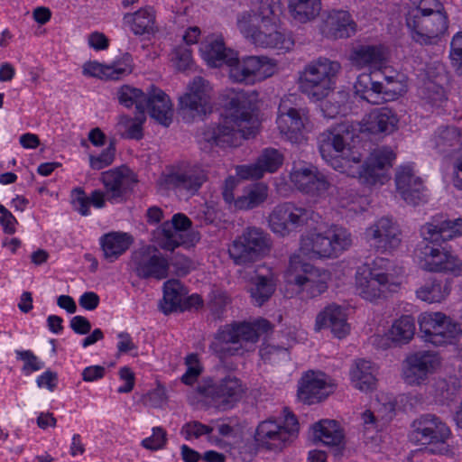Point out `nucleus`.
<instances>
[{"label": "nucleus", "mask_w": 462, "mask_h": 462, "mask_svg": "<svg viewBox=\"0 0 462 462\" xmlns=\"http://www.w3.org/2000/svg\"><path fill=\"white\" fill-rule=\"evenodd\" d=\"M239 236L245 244L255 249V253L261 259L269 254L272 246L271 240L261 228L247 227Z\"/></svg>", "instance_id": "c03bdc74"}, {"label": "nucleus", "mask_w": 462, "mask_h": 462, "mask_svg": "<svg viewBox=\"0 0 462 462\" xmlns=\"http://www.w3.org/2000/svg\"><path fill=\"white\" fill-rule=\"evenodd\" d=\"M351 138L348 126L345 125L320 134L318 142L322 158L333 169L358 178L366 185L383 184L387 178L386 171L392 167L395 153L389 147H378L362 162L359 152L346 148Z\"/></svg>", "instance_id": "f257e3e1"}, {"label": "nucleus", "mask_w": 462, "mask_h": 462, "mask_svg": "<svg viewBox=\"0 0 462 462\" xmlns=\"http://www.w3.org/2000/svg\"><path fill=\"white\" fill-rule=\"evenodd\" d=\"M236 24L239 31L257 46L290 50L293 45L291 39H286L276 29L263 25L261 18L254 14V10L239 14Z\"/></svg>", "instance_id": "0eeeda50"}, {"label": "nucleus", "mask_w": 462, "mask_h": 462, "mask_svg": "<svg viewBox=\"0 0 462 462\" xmlns=\"http://www.w3.org/2000/svg\"><path fill=\"white\" fill-rule=\"evenodd\" d=\"M256 6L253 9L261 18V23L269 28H275V16L280 11L279 0H255Z\"/></svg>", "instance_id": "3c124183"}, {"label": "nucleus", "mask_w": 462, "mask_h": 462, "mask_svg": "<svg viewBox=\"0 0 462 462\" xmlns=\"http://www.w3.org/2000/svg\"><path fill=\"white\" fill-rule=\"evenodd\" d=\"M254 440L260 448L273 451H282L291 443L288 430H282V423L273 418L258 424Z\"/></svg>", "instance_id": "4be33fe9"}, {"label": "nucleus", "mask_w": 462, "mask_h": 462, "mask_svg": "<svg viewBox=\"0 0 462 462\" xmlns=\"http://www.w3.org/2000/svg\"><path fill=\"white\" fill-rule=\"evenodd\" d=\"M275 287L273 275H257L252 280L250 288L253 303L258 307L263 306L274 293Z\"/></svg>", "instance_id": "79ce46f5"}, {"label": "nucleus", "mask_w": 462, "mask_h": 462, "mask_svg": "<svg viewBox=\"0 0 462 462\" xmlns=\"http://www.w3.org/2000/svg\"><path fill=\"white\" fill-rule=\"evenodd\" d=\"M210 91L208 81L196 77L189 84L188 91L180 97V112L192 118L210 112Z\"/></svg>", "instance_id": "2eb2a0df"}, {"label": "nucleus", "mask_w": 462, "mask_h": 462, "mask_svg": "<svg viewBox=\"0 0 462 462\" xmlns=\"http://www.w3.org/2000/svg\"><path fill=\"white\" fill-rule=\"evenodd\" d=\"M228 254L235 264L245 267L251 266L261 259L255 253V249L245 244L240 236L233 241L228 248Z\"/></svg>", "instance_id": "a18cd8bd"}, {"label": "nucleus", "mask_w": 462, "mask_h": 462, "mask_svg": "<svg viewBox=\"0 0 462 462\" xmlns=\"http://www.w3.org/2000/svg\"><path fill=\"white\" fill-rule=\"evenodd\" d=\"M314 441H321L326 446L335 447V456L342 455L345 448L344 433L335 420H321L312 425Z\"/></svg>", "instance_id": "2f4dec72"}, {"label": "nucleus", "mask_w": 462, "mask_h": 462, "mask_svg": "<svg viewBox=\"0 0 462 462\" xmlns=\"http://www.w3.org/2000/svg\"><path fill=\"white\" fill-rule=\"evenodd\" d=\"M102 182L106 188V198L110 202H121L136 180L128 169L111 170L102 173Z\"/></svg>", "instance_id": "cd10ccee"}, {"label": "nucleus", "mask_w": 462, "mask_h": 462, "mask_svg": "<svg viewBox=\"0 0 462 462\" xmlns=\"http://www.w3.org/2000/svg\"><path fill=\"white\" fill-rule=\"evenodd\" d=\"M290 178L299 190L310 195H322L334 186L332 178L328 179L312 166L294 167Z\"/></svg>", "instance_id": "aec40b11"}, {"label": "nucleus", "mask_w": 462, "mask_h": 462, "mask_svg": "<svg viewBox=\"0 0 462 462\" xmlns=\"http://www.w3.org/2000/svg\"><path fill=\"white\" fill-rule=\"evenodd\" d=\"M305 120L303 110L289 107L286 101H282L276 119L277 127L282 135L291 143L300 142Z\"/></svg>", "instance_id": "b1692460"}, {"label": "nucleus", "mask_w": 462, "mask_h": 462, "mask_svg": "<svg viewBox=\"0 0 462 462\" xmlns=\"http://www.w3.org/2000/svg\"><path fill=\"white\" fill-rule=\"evenodd\" d=\"M72 204L74 208L79 211L82 216L89 214V199L82 188H75L72 190Z\"/></svg>", "instance_id": "e2e57ef3"}, {"label": "nucleus", "mask_w": 462, "mask_h": 462, "mask_svg": "<svg viewBox=\"0 0 462 462\" xmlns=\"http://www.w3.org/2000/svg\"><path fill=\"white\" fill-rule=\"evenodd\" d=\"M125 19L132 22L131 29L135 35H143L154 32L155 14L152 8L140 9L134 14H126Z\"/></svg>", "instance_id": "49530a36"}, {"label": "nucleus", "mask_w": 462, "mask_h": 462, "mask_svg": "<svg viewBox=\"0 0 462 462\" xmlns=\"http://www.w3.org/2000/svg\"><path fill=\"white\" fill-rule=\"evenodd\" d=\"M104 257L110 263L115 262L131 245V236L125 233H109L101 237Z\"/></svg>", "instance_id": "e433bc0d"}, {"label": "nucleus", "mask_w": 462, "mask_h": 462, "mask_svg": "<svg viewBox=\"0 0 462 462\" xmlns=\"http://www.w3.org/2000/svg\"><path fill=\"white\" fill-rule=\"evenodd\" d=\"M133 270L143 280H163L169 274V260L153 245L143 247L135 251L132 256Z\"/></svg>", "instance_id": "ddd939ff"}, {"label": "nucleus", "mask_w": 462, "mask_h": 462, "mask_svg": "<svg viewBox=\"0 0 462 462\" xmlns=\"http://www.w3.org/2000/svg\"><path fill=\"white\" fill-rule=\"evenodd\" d=\"M132 72V56L129 53L123 55L122 60L115 61L112 65H102L97 62H88L83 67V73L92 77H105L117 80L122 76Z\"/></svg>", "instance_id": "473e14b6"}, {"label": "nucleus", "mask_w": 462, "mask_h": 462, "mask_svg": "<svg viewBox=\"0 0 462 462\" xmlns=\"http://www.w3.org/2000/svg\"><path fill=\"white\" fill-rule=\"evenodd\" d=\"M147 97V92L144 93L139 88L123 86L118 92V99L120 104L125 107H131L135 105L136 112H144V105Z\"/></svg>", "instance_id": "8fccbe9b"}, {"label": "nucleus", "mask_w": 462, "mask_h": 462, "mask_svg": "<svg viewBox=\"0 0 462 462\" xmlns=\"http://www.w3.org/2000/svg\"><path fill=\"white\" fill-rule=\"evenodd\" d=\"M146 109L152 118L164 126H169L172 122L173 113L170 97L154 85H151L147 89L144 111Z\"/></svg>", "instance_id": "c85d7f7f"}, {"label": "nucleus", "mask_w": 462, "mask_h": 462, "mask_svg": "<svg viewBox=\"0 0 462 462\" xmlns=\"http://www.w3.org/2000/svg\"><path fill=\"white\" fill-rule=\"evenodd\" d=\"M409 439L411 442L429 446L431 454L452 455L447 440L451 436L448 426L439 416L432 413L422 414L411 423Z\"/></svg>", "instance_id": "39448f33"}, {"label": "nucleus", "mask_w": 462, "mask_h": 462, "mask_svg": "<svg viewBox=\"0 0 462 462\" xmlns=\"http://www.w3.org/2000/svg\"><path fill=\"white\" fill-rule=\"evenodd\" d=\"M116 143L111 140L108 146L98 155L89 156L90 167L94 170H101L112 164L115 159Z\"/></svg>", "instance_id": "4d7b16f0"}, {"label": "nucleus", "mask_w": 462, "mask_h": 462, "mask_svg": "<svg viewBox=\"0 0 462 462\" xmlns=\"http://www.w3.org/2000/svg\"><path fill=\"white\" fill-rule=\"evenodd\" d=\"M451 65L458 75H462V32H457L450 42Z\"/></svg>", "instance_id": "bf43d9fd"}, {"label": "nucleus", "mask_w": 462, "mask_h": 462, "mask_svg": "<svg viewBox=\"0 0 462 462\" xmlns=\"http://www.w3.org/2000/svg\"><path fill=\"white\" fill-rule=\"evenodd\" d=\"M406 25L411 32V39L420 45H430L448 29L446 12H436L423 14L418 10H410L406 15Z\"/></svg>", "instance_id": "6e6552de"}, {"label": "nucleus", "mask_w": 462, "mask_h": 462, "mask_svg": "<svg viewBox=\"0 0 462 462\" xmlns=\"http://www.w3.org/2000/svg\"><path fill=\"white\" fill-rule=\"evenodd\" d=\"M351 60L359 68L380 66L385 60V54L381 46L361 45L353 50Z\"/></svg>", "instance_id": "58836bf2"}, {"label": "nucleus", "mask_w": 462, "mask_h": 462, "mask_svg": "<svg viewBox=\"0 0 462 462\" xmlns=\"http://www.w3.org/2000/svg\"><path fill=\"white\" fill-rule=\"evenodd\" d=\"M18 359L24 362L23 371H38L42 368L43 364L39 361L38 357L30 350L16 351Z\"/></svg>", "instance_id": "0e129e2a"}, {"label": "nucleus", "mask_w": 462, "mask_h": 462, "mask_svg": "<svg viewBox=\"0 0 462 462\" xmlns=\"http://www.w3.org/2000/svg\"><path fill=\"white\" fill-rule=\"evenodd\" d=\"M419 325L425 341L435 346L452 343L462 333L460 324L441 312L421 314Z\"/></svg>", "instance_id": "1a4fd4ad"}, {"label": "nucleus", "mask_w": 462, "mask_h": 462, "mask_svg": "<svg viewBox=\"0 0 462 462\" xmlns=\"http://www.w3.org/2000/svg\"><path fill=\"white\" fill-rule=\"evenodd\" d=\"M171 256L170 257L169 263L174 268L175 274L180 277L186 276L193 269V262L186 255L171 251Z\"/></svg>", "instance_id": "13d9d810"}, {"label": "nucleus", "mask_w": 462, "mask_h": 462, "mask_svg": "<svg viewBox=\"0 0 462 462\" xmlns=\"http://www.w3.org/2000/svg\"><path fill=\"white\" fill-rule=\"evenodd\" d=\"M196 391L200 396L210 398L226 408L233 406L242 398L245 389L239 378L227 374L217 382L211 377L203 378Z\"/></svg>", "instance_id": "9b49d317"}, {"label": "nucleus", "mask_w": 462, "mask_h": 462, "mask_svg": "<svg viewBox=\"0 0 462 462\" xmlns=\"http://www.w3.org/2000/svg\"><path fill=\"white\" fill-rule=\"evenodd\" d=\"M174 59L179 70L189 69L192 62L191 50L187 46H179L174 49Z\"/></svg>", "instance_id": "69168bd1"}, {"label": "nucleus", "mask_w": 462, "mask_h": 462, "mask_svg": "<svg viewBox=\"0 0 462 462\" xmlns=\"http://www.w3.org/2000/svg\"><path fill=\"white\" fill-rule=\"evenodd\" d=\"M352 244L350 233L343 226L332 225L323 232H314L302 237V254L319 258H336Z\"/></svg>", "instance_id": "423d86ee"}, {"label": "nucleus", "mask_w": 462, "mask_h": 462, "mask_svg": "<svg viewBox=\"0 0 462 462\" xmlns=\"http://www.w3.org/2000/svg\"><path fill=\"white\" fill-rule=\"evenodd\" d=\"M437 365V356L430 351L411 354L402 364L403 380L410 385H420L428 380Z\"/></svg>", "instance_id": "6ab92c4d"}, {"label": "nucleus", "mask_w": 462, "mask_h": 462, "mask_svg": "<svg viewBox=\"0 0 462 462\" xmlns=\"http://www.w3.org/2000/svg\"><path fill=\"white\" fill-rule=\"evenodd\" d=\"M275 64L265 56H245L242 59L235 55L234 63L229 68V78L236 83L254 85L264 80L274 73Z\"/></svg>", "instance_id": "9d476101"}, {"label": "nucleus", "mask_w": 462, "mask_h": 462, "mask_svg": "<svg viewBox=\"0 0 462 462\" xmlns=\"http://www.w3.org/2000/svg\"><path fill=\"white\" fill-rule=\"evenodd\" d=\"M450 292V285L448 280L445 284L440 281L431 280L416 291L417 297L430 303L440 302Z\"/></svg>", "instance_id": "09e8293b"}, {"label": "nucleus", "mask_w": 462, "mask_h": 462, "mask_svg": "<svg viewBox=\"0 0 462 462\" xmlns=\"http://www.w3.org/2000/svg\"><path fill=\"white\" fill-rule=\"evenodd\" d=\"M435 389L443 401H454L462 390V381L457 376L439 379L435 383Z\"/></svg>", "instance_id": "864d4df0"}, {"label": "nucleus", "mask_w": 462, "mask_h": 462, "mask_svg": "<svg viewBox=\"0 0 462 462\" xmlns=\"http://www.w3.org/2000/svg\"><path fill=\"white\" fill-rule=\"evenodd\" d=\"M186 373L181 376V382L187 385L193 384L202 373V366L197 354H189L185 358Z\"/></svg>", "instance_id": "6e6d98bb"}, {"label": "nucleus", "mask_w": 462, "mask_h": 462, "mask_svg": "<svg viewBox=\"0 0 462 462\" xmlns=\"http://www.w3.org/2000/svg\"><path fill=\"white\" fill-rule=\"evenodd\" d=\"M199 51L204 60L209 66L216 68L221 67L223 64L230 68L236 53L233 50L226 48L222 39L202 42Z\"/></svg>", "instance_id": "f704fd0d"}, {"label": "nucleus", "mask_w": 462, "mask_h": 462, "mask_svg": "<svg viewBox=\"0 0 462 462\" xmlns=\"http://www.w3.org/2000/svg\"><path fill=\"white\" fill-rule=\"evenodd\" d=\"M223 122L202 129L199 142L202 150L213 146H237L241 139L254 137L259 122L254 115V105L245 92L230 91L221 97Z\"/></svg>", "instance_id": "f03ea898"}, {"label": "nucleus", "mask_w": 462, "mask_h": 462, "mask_svg": "<svg viewBox=\"0 0 462 462\" xmlns=\"http://www.w3.org/2000/svg\"><path fill=\"white\" fill-rule=\"evenodd\" d=\"M365 236L378 252H386L397 248L401 243L398 226L387 217H382L365 231Z\"/></svg>", "instance_id": "412c9836"}, {"label": "nucleus", "mask_w": 462, "mask_h": 462, "mask_svg": "<svg viewBox=\"0 0 462 462\" xmlns=\"http://www.w3.org/2000/svg\"><path fill=\"white\" fill-rule=\"evenodd\" d=\"M190 219L184 214H175L171 221H165L161 226L162 237L158 239V245L165 251L173 249L187 244L182 234L191 226Z\"/></svg>", "instance_id": "a878e982"}, {"label": "nucleus", "mask_w": 462, "mask_h": 462, "mask_svg": "<svg viewBox=\"0 0 462 462\" xmlns=\"http://www.w3.org/2000/svg\"><path fill=\"white\" fill-rule=\"evenodd\" d=\"M187 294V289L179 280H168L163 284V297L159 303L160 310L166 315L180 310Z\"/></svg>", "instance_id": "c9c22d12"}, {"label": "nucleus", "mask_w": 462, "mask_h": 462, "mask_svg": "<svg viewBox=\"0 0 462 462\" xmlns=\"http://www.w3.org/2000/svg\"><path fill=\"white\" fill-rule=\"evenodd\" d=\"M431 143L439 152L448 156L462 153V131L456 126H439Z\"/></svg>", "instance_id": "72a5a7b5"}, {"label": "nucleus", "mask_w": 462, "mask_h": 462, "mask_svg": "<svg viewBox=\"0 0 462 462\" xmlns=\"http://www.w3.org/2000/svg\"><path fill=\"white\" fill-rule=\"evenodd\" d=\"M215 338L223 343H238L236 324L220 328L215 335Z\"/></svg>", "instance_id": "338daca9"}, {"label": "nucleus", "mask_w": 462, "mask_h": 462, "mask_svg": "<svg viewBox=\"0 0 462 462\" xmlns=\"http://www.w3.org/2000/svg\"><path fill=\"white\" fill-rule=\"evenodd\" d=\"M354 386L361 391H372L376 383L374 368L370 361L359 359L350 371Z\"/></svg>", "instance_id": "4c0bfd02"}, {"label": "nucleus", "mask_w": 462, "mask_h": 462, "mask_svg": "<svg viewBox=\"0 0 462 462\" xmlns=\"http://www.w3.org/2000/svg\"><path fill=\"white\" fill-rule=\"evenodd\" d=\"M167 442V433L162 427H154L152 435L142 440V446L149 450H159L164 448Z\"/></svg>", "instance_id": "052dcab7"}, {"label": "nucleus", "mask_w": 462, "mask_h": 462, "mask_svg": "<svg viewBox=\"0 0 462 462\" xmlns=\"http://www.w3.org/2000/svg\"><path fill=\"white\" fill-rule=\"evenodd\" d=\"M398 121L393 109L387 106L376 108L363 119L361 132L372 134H390L396 129Z\"/></svg>", "instance_id": "7c9ffc66"}, {"label": "nucleus", "mask_w": 462, "mask_h": 462, "mask_svg": "<svg viewBox=\"0 0 462 462\" xmlns=\"http://www.w3.org/2000/svg\"><path fill=\"white\" fill-rule=\"evenodd\" d=\"M315 328L316 330L330 328L337 338L345 337L350 331L346 309L337 303L328 304L317 315Z\"/></svg>", "instance_id": "bb28decb"}, {"label": "nucleus", "mask_w": 462, "mask_h": 462, "mask_svg": "<svg viewBox=\"0 0 462 462\" xmlns=\"http://www.w3.org/2000/svg\"><path fill=\"white\" fill-rule=\"evenodd\" d=\"M212 431V427L202 424L201 422L197 420L186 423L181 429V432L185 434V438L187 439H189L191 436L198 439L202 435H208Z\"/></svg>", "instance_id": "680f3d73"}, {"label": "nucleus", "mask_w": 462, "mask_h": 462, "mask_svg": "<svg viewBox=\"0 0 462 462\" xmlns=\"http://www.w3.org/2000/svg\"><path fill=\"white\" fill-rule=\"evenodd\" d=\"M421 235L431 245L427 244L420 249V267L429 272L458 275L462 265L460 260L441 244L462 236V218L448 219L436 216L421 227Z\"/></svg>", "instance_id": "7ed1b4c3"}, {"label": "nucleus", "mask_w": 462, "mask_h": 462, "mask_svg": "<svg viewBox=\"0 0 462 462\" xmlns=\"http://www.w3.org/2000/svg\"><path fill=\"white\" fill-rule=\"evenodd\" d=\"M288 7L294 20L305 23L319 14L321 0H289Z\"/></svg>", "instance_id": "a19ab883"}, {"label": "nucleus", "mask_w": 462, "mask_h": 462, "mask_svg": "<svg viewBox=\"0 0 462 462\" xmlns=\"http://www.w3.org/2000/svg\"><path fill=\"white\" fill-rule=\"evenodd\" d=\"M166 399L167 396L165 388L162 385L158 384L154 390L147 393L145 396V402L151 407L157 408L160 407L166 401Z\"/></svg>", "instance_id": "774afa93"}, {"label": "nucleus", "mask_w": 462, "mask_h": 462, "mask_svg": "<svg viewBox=\"0 0 462 462\" xmlns=\"http://www.w3.org/2000/svg\"><path fill=\"white\" fill-rule=\"evenodd\" d=\"M333 385L327 382L326 374L307 372L299 382L298 397L307 404L319 402L332 392Z\"/></svg>", "instance_id": "5701e85b"}, {"label": "nucleus", "mask_w": 462, "mask_h": 462, "mask_svg": "<svg viewBox=\"0 0 462 462\" xmlns=\"http://www.w3.org/2000/svg\"><path fill=\"white\" fill-rule=\"evenodd\" d=\"M268 197V187L264 183H255L244 189L243 195L235 200V207L240 210L253 209L263 203Z\"/></svg>", "instance_id": "ea45409f"}, {"label": "nucleus", "mask_w": 462, "mask_h": 462, "mask_svg": "<svg viewBox=\"0 0 462 462\" xmlns=\"http://www.w3.org/2000/svg\"><path fill=\"white\" fill-rule=\"evenodd\" d=\"M146 120V116L143 111L135 112L134 117L123 115L119 119V125L124 127L126 131V137L134 140L143 138V124Z\"/></svg>", "instance_id": "603ef678"}, {"label": "nucleus", "mask_w": 462, "mask_h": 462, "mask_svg": "<svg viewBox=\"0 0 462 462\" xmlns=\"http://www.w3.org/2000/svg\"><path fill=\"white\" fill-rule=\"evenodd\" d=\"M286 278L289 283L306 291L311 298L320 295L328 289L326 281L319 274V270L304 262L300 255L290 258Z\"/></svg>", "instance_id": "f8f14e48"}, {"label": "nucleus", "mask_w": 462, "mask_h": 462, "mask_svg": "<svg viewBox=\"0 0 462 462\" xmlns=\"http://www.w3.org/2000/svg\"><path fill=\"white\" fill-rule=\"evenodd\" d=\"M341 64L319 57L307 64L299 76V89L313 100H321L334 89Z\"/></svg>", "instance_id": "20e7f679"}, {"label": "nucleus", "mask_w": 462, "mask_h": 462, "mask_svg": "<svg viewBox=\"0 0 462 462\" xmlns=\"http://www.w3.org/2000/svg\"><path fill=\"white\" fill-rule=\"evenodd\" d=\"M356 27L347 11L333 10L325 20L322 32L328 39H344L353 36L356 32Z\"/></svg>", "instance_id": "c756f323"}, {"label": "nucleus", "mask_w": 462, "mask_h": 462, "mask_svg": "<svg viewBox=\"0 0 462 462\" xmlns=\"http://www.w3.org/2000/svg\"><path fill=\"white\" fill-rule=\"evenodd\" d=\"M396 191L406 204L417 207L428 201V189L411 166L399 168L395 174Z\"/></svg>", "instance_id": "dca6fc26"}, {"label": "nucleus", "mask_w": 462, "mask_h": 462, "mask_svg": "<svg viewBox=\"0 0 462 462\" xmlns=\"http://www.w3.org/2000/svg\"><path fill=\"white\" fill-rule=\"evenodd\" d=\"M230 303L227 293L219 289L213 290L209 294L208 308L215 319H221L226 307Z\"/></svg>", "instance_id": "5fc2aeb1"}, {"label": "nucleus", "mask_w": 462, "mask_h": 462, "mask_svg": "<svg viewBox=\"0 0 462 462\" xmlns=\"http://www.w3.org/2000/svg\"><path fill=\"white\" fill-rule=\"evenodd\" d=\"M272 328L271 323L264 319L254 323L236 324L238 343L242 341L255 343L262 334L269 332Z\"/></svg>", "instance_id": "de8ad7c7"}, {"label": "nucleus", "mask_w": 462, "mask_h": 462, "mask_svg": "<svg viewBox=\"0 0 462 462\" xmlns=\"http://www.w3.org/2000/svg\"><path fill=\"white\" fill-rule=\"evenodd\" d=\"M282 162L283 156L278 150L266 148L259 155L255 163L238 166L236 173L243 180L260 179L265 171L271 173L276 171Z\"/></svg>", "instance_id": "393cba45"}, {"label": "nucleus", "mask_w": 462, "mask_h": 462, "mask_svg": "<svg viewBox=\"0 0 462 462\" xmlns=\"http://www.w3.org/2000/svg\"><path fill=\"white\" fill-rule=\"evenodd\" d=\"M393 276L380 268H370L367 273L364 272L356 276V290L358 294L367 300H374L385 297L386 293L392 291L395 283L392 282Z\"/></svg>", "instance_id": "f3484780"}, {"label": "nucleus", "mask_w": 462, "mask_h": 462, "mask_svg": "<svg viewBox=\"0 0 462 462\" xmlns=\"http://www.w3.org/2000/svg\"><path fill=\"white\" fill-rule=\"evenodd\" d=\"M415 334V320L410 315H403L396 319L389 330V337L397 345L409 343Z\"/></svg>", "instance_id": "37998d69"}, {"label": "nucleus", "mask_w": 462, "mask_h": 462, "mask_svg": "<svg viewBox=\"0 0 462 462\" xmlns=\"http://www.w3.org/2000/svg\"><path fill=\"white\" fill-rule=\"evenodd\" d=\"M314 213L291 203L276 206L269 216V226L273 232L282 236L299 227L308 226L313 219Z\"/></svg>", "instance_id": "4468645a"}, {"label": "nucleus", "mask_w": 462, "mask_h": 462, "mask_svg": "<svg viewBox=\"0 0 462 462\" xmlns=\"http://www.w3.org/2000/svg\"><path fill=\"white\" fill-rule=\"evenodd\" d=\"M207 180L208 176L203 169L195 165H187L172 169L163 176L162 181L168 189L195 195Z\"/></svg>", "instance_id": "a211bd4d"}]
</instances>
